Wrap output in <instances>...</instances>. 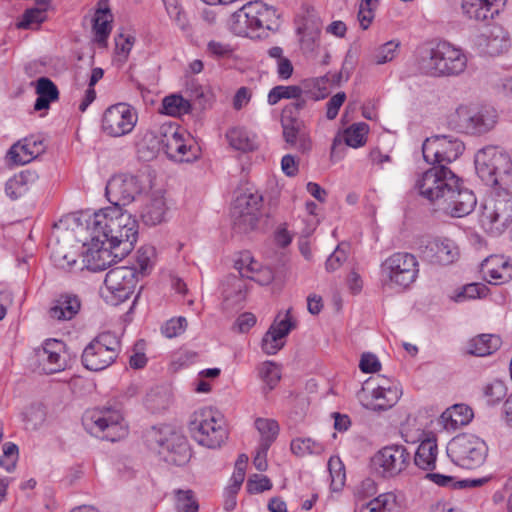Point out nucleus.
Segmentation results:
<instances>
[{"label": "nucleus", "mask_w": 512, "mask_h": 512, "mask_svg": "<svg viewBox=\"0 0 512 512\" xmlns=\"http://www.w3.org/2000/svg\"><path fill=\"white\" fill-rule=\"evenodd\" d=\"M87 229L95 241H107L117 255L125 257L134 248L138 223L119 206H109L95 212L87 221Z\"/></svg>", "instance_id": "1"}, {"label": "nucleus", "mask_w": 512, "mask_h": 512, "mask_svg": "<svg viewBox=\"0 0 512 512\" xmlns=\"http://www.w3.org/2000/svg\"><path fill=\"white\" fill-rule=\"evenodd\" d=\"M421 71L429 76H454L466 69L467 57L447 42H441L422 51L419 62Z\"/></svg>", "instance_id": "2"}, {"label": "nucleus", "mask_w": 512, "mask_h": 512, "mask_svg": "<svg viewBox=\"0 0 512 512\" xmlns=\"http://www.w3.org/2000/svg\"><path fill=\"white\" fill-rule=\"evenodd\" d=\"M458 182L459 177L446 165H433L417 177L414 187L421 197L440 207Z\"/></svg>", "instance_id": "3"}, {"label": "nucleus", "mask_w": 512, "mask_h": 512, "mask_svg": "<svg viewBox=\"0 0 512 512\" xmlns=\"http://www.w3.org/2000/svg\"><path fill=\"white\" fill-rule=\"evenodd\" d=\"M145 438L148 446L156 450L168 464L183 466L191 458L186 438L167 426L151 428L147 431Z\"/></svg>", "instance_id": "4"}, {"label": "nucleus", "mask_w": 512, "mask_h": 512, "mask_svg": "<svg viewBox=\"0 0 512 512\" xmlns=\"http://www.w3.org/2000/svg\"><path fill=\"white\" fill-rule=\"evenodd\" d=\"M189 431L200 445L219 448L228 439V432L221 415L212 408H202L193 413Z\"/></svg>", "instance_id": "5"}, {"label": "nucleus", "mask_w": 512, "mask_h": 512, "mask_svg": "<svg viewBox=\"0 0 512 512\" xmlns=\"http://www.w3.org/2000/svg\"><path fill=\"white\" fill-rule=\"evenodd\" d=\"M477 175L488 186L506 184L512 179V161L508 154L495 146H487L475 155Z\"/></svg>", "instance_id": "6"}, {"label": "nucleus", "mask_w": 512, "mask_h": 512, "mask_svg": "<svg viewBox=\"0 0 512 512\" xmlns=\"http://www.w3.org/2000/svg\"><path fill=\"white\" fill-rule=\"evenodd\" d=\"M497 122L493 108H477L472 105H459L447 119L448 126L459 133L481 135L490 131Z\"/></svg>", "instance_id": "7"}, {"label": "nucleus", "mask_w": 512, "mask_h": 512, "mask_svg": "<svg viewBox=\"0 0 512 512\" xmlns=\"http://www.w3.org/2000/svg\"><path fill=\"white\" fill-rule=\"evenodd\" d=\"M50 258L55 267L67 272L82 270V261H78V243L72 231L60 221L55 224L48 243Z\"/></svg>", "instance_id": "8"}, {"label": "nucleus", "mask_w": 512, "mask_h": 512, "mask_svg": "<svg viewBox=\"0 0 512 512\" xmlns=\"http://www.w3.org/2000/svg\"><path fill=\"white\" fill-rule=\"evenodd\" d=\"M83 425L90 434L111 442L124 438L128 433L122 414L112 408L88 412L83 418Z\"/></svg>", "instance_id": "9"}, {"label": "nucleus", "mask_w": 512, "mask_h": 512, "mask_svg": "<svg viewBox=\"0 0 512 512\" xmlns=\"http://www.w3.org/2000/svg\"><path fill=\"white\" fill-rule=\"evenodd\" d=\"M487 446L483 440L472 434H460L447 446V454L458 466L473 469L481 466L487 456Z\"/></svg>", "instance_id": "10"}, {"label": "nucleus", "mask_w": 512, "mask_h": 512, "mask_svg": "<svg viewBox=\"0 0 512 512\" xmlns=\"http://www.w3.org/2000/svg\"><path fill=\"white\" fill-rule=\"evenodd\" d=\"M120 351V340L111 332H103L95 337L82 353L84 367L91 371H102L109 367Z\"/></svg>", "instance_id": "11"}, {"label": "nucleus", "mask_w": 512, "mask_h": 512, "mask_svg": "<svg viewBox=\"0 0 512 512\" xmlns=\"http://www.w3.org/2000/svg\"><path fill=\"white\" fill-rule=\"evenodd\" d=\"M411 456L407 448L399 444L383 447L371 458L374 472L385 479L400 475L410 465Z\"/></svg>", "instance_id": "12"}, {"label": "nucleus", "mask_w": 512, "mask_h": 512, "mask_svg": "<svg viewBox=\"0 0 512 512\" xmlns=\"http://www.w3.org/2000/svg\"><path fill=\"white\" fill-rule=\"evenodd\" d=\"M464 143L450 135H435L422 145L424 160L432 165H445L455 161L464 151Z\"/></svg>", "instance_id": "13"}, {"label": "nucleus", "mask_w": 512, "mask_h": 512, "mask_svg": "<svg viewBox=\"0 0 512 512\" xmlns=\"http://www.w3.org/2000/svg\"><path fill=\"white\" fill-rule=\"evenodd\" d=\"M138 281L136 268L119 266L110 269L105 277L104 284L108 291L106 301L118 305L127 300L134 292Z\"/></svg>", "instance_id": "14"}, {"label": "nucleus", "mask_w": 512, "mask_h": 512, "mask_svg": "<svg viewBox=\"0 0 512 512\" xmlns=\"http://www.w3.org/2000/svg\"><path fill=\"white\" fill-rule=\"evenodd\" d=\"M382 270L392 283L406 288L416 280L418 261L410 253L398 252L384 261Z\"/></svg>", "instance_id": "15"}, {"label": "nucleus", "mask_w": 512, "mask_h": 512, "mask_svg": "<svg viewBox=\"0 0 512 512\" xmlns=\"http://www.w3.org/2000/svg\"><path fill=\"white\" fill-rule=\"evenodd\" d=\"M480 221L484 227L501 233L512 222V194L507 190L497 192L492 203L484 206Z\"/></svg>", "instance_id": "16"}, {"label": "nucleus", "mask_w": 512, "mask_h": 512, "mask_svg": "<svg viewBox=\"0 0 512 512\" xmlns=\"http://www.w3.org/2000/svg\"><path fill=\"white\" fill-rule=\"evenodd\" d=\"M160 136L159 144L170 159L176 162H192L200 156V148L187 144L175 126L163 125Z\"/></svg>", "instance_id": "17"}, {"label": "nucleus", "mask_w": 512, "mask_h": 512, "mask_svg": "<svg viewBox=\"0 0 512 512\" xmlns=\"http://www.w3.org/2000/svg\"><path fill=\"white\" fill-rule=\"evenodd\" d=\"M138 120L136 111L126 103H118L108 107L102 117V129L111 137L129 134Z\"/></svg>", "instance_id": "18"}, {"label": "nucleus", "mask_w": 512, "mask_h": 512, "mask_svg": "<svg viewBox=\"0 0 512 512\" xmlns=\"http://www.w3.org/2000/svg\"><path fill=\"white\" fill-rule=\"evenodd\" d=\"M139 179L130 174L113 176L106 185V196L112 206H125L132 203L142 192Z\"/></svg>", "instance_id": "19"}, {"label": "nucleus", "mask_w": 512, "mask_h": 512, "mask_svg": "<svg viewBox=\"0 0 512 512\" xmlns=\"http://www.w3.org/2000/svg\"><path fill=\"white\" fill-rule=\"evenodd\" d=\"M251 30V38L262 37L267 31L277 30L279 27V15L275 8L260 1L250 2L243 6Z\"/></svg>", "instance_id": "20"}, {"label": "nucleus", "mask_w": 512, "mask_h": 512, "mask_svg": "<svg viewBox=\"0 0 512 512\" xmlns=\"http://www.w3.org/2000/svg\"><path fill=\"white\" fill-rule=\"evenodd\" d=\"M82 248V270L86 268L93 272L102 271L116 260L124 258L118 256L116 249L111 248L107 241H95L91 238V242L83 243Z\"/></svg>", "instance_id": "21"}, {"label": "nucleus", "mask_w": 512, "mask_h": 512, "mask_svg": "<svg viewBox=\"0 0 512 512\" xmlns=\"http://www.w3.org/2000/svg\"><path fill=\"white\" fill-rule=\"evenodd\" d=\"M64 344L56 339H48L35 350L40 369L45 374L60 372L66 367V359L63 356Z\"/></svg>", "instance_id": "22"}, {"label": "nucleus", "mask_w": 512, "mask_h": 512, "mask_svg": "<svg viewBox=\"0 0 512 512\" xmlns=\"http://www.w3.org/2000/svg\"><path fill=\"white\" fill-rule=\"evenodd\" d=\"M420 252L423 260L439 265L451 264L459 255L457 246L449 239L429 240Z\"/></svg>", "instance_id": "23"}, {"label": "nucleus", "mask_w": 512, "mask_h": 512, "mask_svg": "<svg viewBox=\"0 0 512 512\" xmlns=\"http://www.w3.org/2000/svg\"><path fill=\"white\" fill-rule=\"evenodd\" d=\"M445 200L439 208L450 213L453 217L468 215L474 210L477 203L474 193L461 187L460 182H458V188L452 189V193H449Z\"/></svg>", "instance_id": "24"}, {"label": "nucleus", "mask_w": 512, "mask_h": 512, "mask_svg": "<svg viewBox=\"0 0 512 512\" xmlns=\"http://www.w3.org/2000/svg\"><path fill=\"white\" fill-rule=\"evenodd\" d=\"M401 391L397 386L378 385L369 390L362 389L361 398L366 401L365 405L372 410H387L393 407L399 400Z\"/></svg>", "instance_id": "25"}, {"label": "nucleus", "mask_w": 512, "mask_h": 512, "mask_svg": "<svg viewBox=\"0 0 512 512\" xmlns=\"http://www.w3.org/2000/svg\"><path fill=\"white\" fill-rule=\"evenodd\" d=\"M283 129V138L290 148L296 149L301 153H307L312 148V141L304 121L301 119H281Z\"/></svg>", "instance_id": "26"}, {"label": "nucleus", "mask_w": 512, "mask_h": 512, "mask_svg": "<svg viewBox=\"0 0 512 512\" xmlns=\"http://www.w3.org/2000/svg\"><path fill=\"white\" fill-rule=\"evenodd\" d=\"M507 0H463V13L478 22H487L493 19Z\"/></svg>", "instance_id": "27"}, {"label": "nucleus", "mask_w": 512, "mask_h": 512, "mask_svg": "<svg viewBox=\"0 0 512 512\" xmlns=\"http://www.w3.org/2000/svg\"><path fill=\"white\" fill-rule=\"evenodd\" d=\"M45 151V145L42 140L33 137L24 138L18 141L8 151V158L17 165H24L31 162Z\"/></svg>", "instance_id": "28"}, {"label": "nucleus", "mask_w": 512, "mask_h": 512, "mask_svg": "<svg viewBox=\"0 0 512 512\" xmlns=\"http://www.w3.org/2000/svg\"><path fill=\"white\" fill-rule=\"evenodd\" d=\"M482 272L490 284L500 285L512 279V264L504 256H490L482 263Z\"/></svg>", "instance_id": "29"}, {"label": "nucleus", "mask_w": 512, "mask_h": 512, "mask_svg": "<svg viewBox=\"0 0 512 512\" xmlns=\"http://www.w3.org/2000/svg\"><path fill=\"white\" fill-rule=\"evenodd\" d=\"M80 307L81 302L77 295L61 294L50 307L49 316L58 321L71 320L79 312Z\"/></svg>", "instance_id": "30"}, {"label": "nucleus", "mask_w": 512, "mask_h": 512, "mask_svg": "<svg viewBox=\"0 0 512 512\" xmlns=\"http://www.w3.org/2000/svg\"><path fill=\"white\" fill-rule=\"evenodd\" d=\"M166 203L161 192L152 193L141 210V218L146 225H157L164 220Z\"/></svg>", "instance_id": "31"}, {"label": "nucleus", "mask_w": 512, "mask_h": 512, "mask_svg": "<svg viewBox=\"0 0 512 512\" xmlns=\"http://www.w3.org/2000/svg\"><path fill=\"white\" fill-rule=\"evenodd\" d=\"M473 418L471 408L464 404H456L446 409L440 416L445 429L456 430L468 424Z\"/></svg>", "instance_id": "32"}, {"label": "nucleus", "mask_w": 512, "mask_h": 512, "mask_svg": "<svg viewBox=\"0 0 512 512\" xmlns=\"http://www.w3.org/2000/svg\"><path fill=\"white\" fill-rule=\"evenodd\" d=\"M36 94L38 97L34 104L35 111L48 109L50 104L59 97L56 85L46 77H41L37 80Z\"/></svg>", "instance_id": "33"}, {"label": "nucleus", "mask_w": 512, "mask_h": 512, "mask_svg": "<svg viewBox=\"0 0 512 512\" xmlns=\"http://www.w3.org/2000/svg\"><path fill=\"white\" fill-rule=\"evenodd\" d=\"M438 447L436 439H424L417 448L414 456V463L423 470H433L435 468Z\"/></svg>", "instance_id": "34"}, {"label": "nucleus", "mask_w": 512, "mask_h": 512, "mask_svg": "<svg viewBox=\"0 0 512 512\" xmlns=\"http://www.w3.org/2000/svg\"><path fill=\"white\" fill-rule=\"evenodd\" d=\"M112 20L113 16L110 9L107 6L103 7L100 3L93 18V30L98 43L106 42L111 31Z\"/></svg>", "instance_id": "35"}, {"label": "nucleus", "mask_w": 512, "mask_h": 512, "mask_svg": "<svg viewBox=\"0 0 512 512\" xmlns=\"http://www.w3.org/2000/svg\"><path fill=\"white\" fill-rule=\"evenodd\" d=\"M226 138L229 145L235 150L249 152L257 147L254 136H250L248 131L241 127L229 129L226 133Z\"/></svg>", "instance_id": "36"}, {"label": "nucleus", "mask_w": 512, "mask_h": 512, "mask_svg": "<svg viewBox=\"0 0 512 512\" xmlns=\"http://www.w3.org/2000/svg\"><path fill=\"white\" fill-rule=\"evenodd\" d=\"M499 342L498 337L482 334L470 340L468 352L475 356H487L498 349Z\"/></svg>", "instance_id": "37"}, {"label": "nucleus", "mask_w": 512, "mask_h": 512, "mask_svg": "<svg viewBox=\"0 0 512 512\" xmlns=\"http://www.w3.org/2000/svg\"><path fill=\"white\" fill-rule=\"evenodd\" d=\"M300 45L304 53H313L318 47L320 28L311 21L298 28Z\"/></svg>", "instance_id": "38"}, {"label": "nucleus", "mask_w": 512, "mask_h": 512, "mask_svg": "<svg viewBox=\"0 0 512 512\" xmlns=\"http://www.w3.org/2000/svg\"><path fill=\"white\" fill-rule=\"evenodd\" d=\"M397 507L393 493H383L361 506L359 512H393Z\"/></svg>", "instance_id": "39"}, {"label": "nucleus", "mask_w": 512, "mask_h": 512, "mask_svg": "<svg viewBox=\"0 0 512 512\" xmlns=\"http://www.w3.org/2000/svg\"><path fill=\"white\" fill-rule=\"evenodd\" d=\"M255 427L261 435L260 444L263 445V449L269 450L279 432L277 422L272 419L258 418L255 421Z\"/></svg>", "instance_id": "40"}, {"label": "nucleus", "mask_w": 512, "mask_h": 512, "mask_svg": "<svg viewBox=\"0 0 512 512\" xmlns=\"http://www.w3.org/2000/svg\"><path fill=\"white\" fill-rule=\"evenodd\" d=\"M262 206V195L258 192L243 193L234 201L232 210H240L241 212H249L260 215V208Z\"/></svg>", "instance_id": "41"}, {"label": "nucleus", "mask_w": 512, "mask_h": 512, "mask_svg": "<svg viewBox=\"0 0 512 512\" xmlns=\"http://www.w3.org/2000/svg\"><path fill=\"white\" fill-rule=\"evenodd\" d=\"M486 41V47L490 54H499L508 48V38L501 27H493L489 33L481 35Z\"/></svg>", "instance_id": "42"}, {"label": "nucleus", "mask_w": 512, "mask_h": 512, "mask_svg": "<svg viewBox=\"0 0 512 512\" xmlns=\"http://www.w3.org/2000/svg\"><path fill=\"white\" fill-rule=\"evenodd\" d=\"M426 478L433 481L435 484L443 487H455V488H470V487H478L481 486L485 479H465L461 481H455L453 477L446 476L440 473H428Z\"/></svg>", "instance_id": "43"}, {"label": "nucleus", "mask_w": 512, "mask_h": 512, "mask_svg": "<svg viewBox=\"0 0 512 512\" xmlns=\"http://www.w3.org/2000/svg\"><path fill=\"white\" fill-rule=\"evenodd\" d=\"M233 219V228L237 233H249L253 231L258 224L259 216L249 212H241L240 210H231Z\"/></svg>", "instance_id": "44"}, {"label": "nucleus", "mask_w": 512, "mask_h": 512, "mask_svg": "<svg viewBox=\"0 0 512 512\" xmlns=\"http://www.w3.org/2000/svg\"><path fill=\"white\" fill-rule=\"evenodd\" d=\"M174 495L176 512H198L199 504L192 490L178 489Z\"/></svg>", "instance_id": "45"}, {"label": "nucleus", "mask_w": 512, "mask_h": 512, "mask_svg": "<svg viewBox=\"0 0 512 512\" xmlns=\"http://www.w3.org/2000/svg\"><path fill=\"white\" fill-rule=\"evenodd\" d=\"M251 17L252 16L249 17L245 15L244 8L242 6L231 15L228 21L229 30L236 36L251 38V30L247 22Z\"/></svg>", "instance_id": "46"}, {"label": "nucleus", "mask_w": 512, "mask_h": 512, "mask_svg": "<svg viewBox=\"0 0 512 512\" xmlns=\"http://www.w3.org/2000/svg\"><path fill=\"white\" fill-rule=\"evenodd\" d=\"M51 0L46 4H37V7L27 9L23 14L22 20L17 24L18 28L28 29L33 24H40L46 18V11L50 5Z\"/></svg>", "instance_id": "47"}, {"label": "nucleus", "mask_w": 512, "mask_h": 512, "mask_svg": "<svg viewBox=\"0 0 512 512\" xmlns=\"http://www.w3.org/2000/svg\"><path fill=\"white\" fill-rule=\"evenodd\" d=\"M291 451L298 457L321 454L323 446L310 438H297L291 442Z\"/></svg>", "instance_id": "48"}, {"label": "nucleus", "mask_w": 512, "mask_h": 512, "mask_svg": "<svg viewBox=\"0 0 512 512\" xmlns=\"http://www.w3.org/2000/svg\"><path fill=\"white\" fill-rule=\"evenodd\" d=\"M368 132L366 123L353 124L344 131V142L347 146L358 148L365 144V136Z\"/></svg>", "instance_id": "49"}, {"label": "nucleus", "mask_w": 512, "mask_h": 512, "mask_svg": "<svg viewBox=\"0 0 512 512\" xmlns=\"http://www.w3.org/2000/svg\"><path fill=\"white\" fill-rule=\"evenodd\" d=\"M189 109V102L180 95L166 96L162 101V111L170 116L187 113Z\"/></svg>", "instance_id": "50"}, {"label": "nucleus", "mask_w": 512, "mask_h": 512, "mask_svg": "<svg viewBox=\"0 0 512 512\" xmlns=\"http://www.w3.org/2000/svg\"><path fill=\"white\" fill-rule=\"evenodd\" d=\"M399 46L400 42L391 40L377 47L372 55L374 63L382 65L392 61L398 53Z\"/></svg>", "instance_id": "51"}, {"label": "nucleus", "mask_w": 512, "mask_h": 512, "mask_svg": "<svg viewBox=\"0 0 512 512\" xmlns=\"http://www.w3.org/2000/svg\"><path fill=\"white\" fill-rule=\"evenodd\" d=\"M244 290V281L236 276H230L224 284L223 295L225 300L241 302L244 299Z\"/></svg>", "instance_id": "52"}, {"label": "nucleus", "mask_w": 512, "mask_h": 512, "mask_svg": "<svg viewBox=\"0 0 512 512\" xmlns=\"http://www.w3.org/2000/svg\"><path fill=\"white\" fill-rule=\"evenodd\" d=\"M302 94V89L296 85L276 86L272 88L268 94V103L270 105L277 104L281 99L298 98Z\"/></svg>", "instance_id": "53"}, {"label": "nucleus", "mask_w": 512, "mask_h": 512, "mask_svg": "<svg viewBox=\"0 0 512 512\" xmlns=\"http://www.w3.org/2000/svg\"><path fill=\"white\" fill-rule=\"evenodd\" d=\"M259 375L269 390L274 389L281 379L279 366L271 361H266L261 364Z\"/></svg>", "instance_id": "54"}, {"label": "nucleus", "mask_w": 512, "mask_h": 512, "mask_svg": "<svg viewBox=\"0 0 512 512\" xmlns=\"http://www.w3.org/2000/svg\"><path fill=\"white\" fill-rule=\"evenodd\" d=\"M483 393L487 403L494 405L505 397L507 388L502 381L494 380L484 386Z\"/></svg>", "instance_id": "55"}, {"label": "nucleus", "mask_w": 512, "mask_h": 512, "mask_svg": "<svg viewBox=\"0 0 512 512\" xmlns=\"http://www.w3.org/2000/svg\"><path fill=\"white\" fill-rule=\"evenodd\" d=\"M284 345L285 340L281 336L275 335L274 328L268 329V331L264 334L261 342L262 350L267 355L276 354L283 348Z\"/></svg>", "instance_id": "56"}, {"label": "nucleus", "mask_w": 512, "mask_h": 512, "mask_svg": "<svg viewBox=\"0 0 512 512\" xmlns=\"http://www.w3.org/2000/svg\"><path fill=\"white\" fill-rule=\"evenodd\" d=\"M261 264L255 261L248 252L241 254L235 261V268L241 277L248 278V275L256 274L261 269Z\"/></svg>", "instance_id": "57"}, {"label": "nucleus", "mask_w": 512, "mask_h": 512, "mask_svg": "<svg viewBox=\"0 0 512 512\" xmlns=\"http://www.w3.org/2000/svg\"><path fill=\"white\" fill-rule=\"evenodd\" d=\"M295 326L296 322L291 317V309H288L285 312L284 318L280 319V315H278L269 328H274L275 335H279L285 339Z\"/></svg>", "instance_id": "58"}, {"label": "nucleus", "mask_w": 512, "mask_h": 512, "mask_svg": "<svg viewBox=\"0 0 512 512\" xmlns=\"http://www.w3.org/2000/svg\"><path fill=\"white\" fill-rule=\"evenodd\" d=\"M18 460V447L13 443H5L3 446V455L0 458V466L7 472L15 469Z\"/></svg>", "instance_id": "59"}, {"label": "nucleus", "mask_w": 512, "mask_h": 512, "mask_svg": "<svg viewBox=\"0 0 512 512\" xmlns=\"http://www.w3.org/2000/svg\"><path fill=\"white\" fill-rule=\"evenodd\" d=\"M165 9L169 17L175 22V24L182 30L186 29L188 21L185 14L181 11L177 0H163Z\"/></svg>", "instance_id": "60"}, {"label": "nucleus", "mask_w": 512, "mask_h": 512, "mask_svg": "<svg viewBox=\"0 0 512 512\" xmlns=\"http://www.w3.org/2000/svg\"><path fill=\"white\" fill-rule=\"evenodd\" d=\"M187 320L185 317H177L168 320L162 327V333L167 338H173L181 335L187 328Z\"/></svg>", "instance_id": "61"}, {"label": "nucleus", "mask_w": 512, "mask_h": 512, "mask_svg": "<svg viewBox=\"0 0 512 512\" xmlns=\"http://www.w3.org/2000/svg\"><path fill=\"white\" fill-rule=\"evenodd\" d=\"M25 176L21 173L10 178L5 184V192L11 199H17L25 190Z\"/></svg>", "instance_id": "62"}, {"label": "nucleus", "mask_w": 512, "mask_h": 512, "mask_svg": "<svg viewBox=\"0 0 512 512\" xmlns=\"http://www.w3.org/2000/svg\"><path fill=\"white\" fill-rule=\"evenodd\" d=\"M155 251L151 246L141 247L137 251L136 262L141 275H144L146 271L152 266V258L154 257Z\"/></svg>", "instance_id": "63"}, {"label": "nucleus", "mask_w": 512, "mask_h": 512, "mask_svg": "<svg viewBox=\"0 0 512 512\" xmlns=\"http://www.w3.org/2000/svg\"><path fill=\"white\" fill-rule=\"evenodd\" d=\"M486 290V287L482 284L471 283L462 288V290L457 293L454 300L456 302H462L466 299H476L481 297Z\"/></svg>", "instance_id": "64"}]
</instances>
